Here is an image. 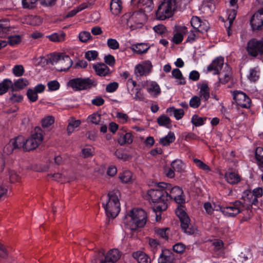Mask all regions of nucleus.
I'll return each instance as SVG.
<instances>
[{
  "instance_id": "26",
  "label": "nucleus",
  "mask_w": 263,
  "mask_h": 263,
  "mask_svg": "<svg viewBox=\"0 0 263 263\" xmlns=\"http://www.w3.org/2000/svg\"><path fill=\"white\" fill-rule=\"evenodd\" d=\"M176 139L175 134L170 131L165 136L160 139L159 143L164 146L170 145Z\"/></svg>"
},
{
  "instance_id": "17",
  "label": "nucleus",
  "mask_w": 263,
  "mask_h": 263,
  "mask_svg": "<svg viewBox=\"0 0 263 263\" xmlns=\"http://www.w3.org/2000/svg\"><path fill=\"white\" fill-rule=\"evenodd\" d=\"M191 24L194 29L196 30V32H203L206 31L208 29V27L206 26V23L203 22L199 17L193 16L191 21Z\"/></svg>"
},
{
  "instance_id": "18",
  "label": "nucleus",
  "mask_w": 263,
  "mask_h": 263,
  "mask_svg": "<svg viewBox=\"0 0 263 263\" xmlns=\"http://www.w3.org/2000/svg\"><path fill=\"white\" fill-rule=\"evenodd\" d=\"M174 255L168 249H162L158 259V263H173Z\"/></svg>"
},
{
  "instance_id": "23",
  "label": "nucleus",
  "mask_w": 263,
  "mask_h": 263,
  "mask_svg": "<svg viewBox=\"0 0 263 263\" xmlns=\"http://www.w3.org/2000/svg\"><path fill=\"white\" fill-rule=\"evenodd\" d=\"M133 256L138 263H151L150 257L143 252H135L133 253Z\"/></svg>"
},
{
  "instance_id": "31",
  "label": "nucleus",
  "mask_w": 263,
  "mask_h": 263,
  "mask_svg": "<svg viewBox=\"0 0 263 263\" xmlns=\"http://www.w3.org/2000/svg\"><path fill=\"white\" fill-rule=\"evenodd\" d=\"M29 82L26 79L21 78L16 80L14 83L12 87V91H17L24 89L27 85Z\"/></svg>"
},
{
  "instance_id": "11",
  "label": "nucleus",
  "mask_w": 263,
  "mask_h": 263,
  "mask_svg": "<svg viewBox=\"0 0 263 263\" xmlns=\"http://www.w3.org/2000/svg\"><path fill=\"white\" fill-rule=\"evenodd\" d=\"M21 149L25 151V139L22 136L11 139L4 147L5 152L8 154H11L14 150Z\"/></svg>"
},
{
  "instance_id": "50",
  "label": "nucleus",
  "mask_w": 263,
  "mask_h": 263,
  "mask_svg": "<svg viewBox=\"0 0 263 263\" xmlns=\"http://www.w3.org/2000/svg\"><path fill=\"white\" fill-rule=\"evenodd\" d=\"M88 120L93 124H99L101 120V115L94 113L88 117Z\"/></svg>"
},
{
  "instance_id": "32",
  "label": "nucleus",
  "mask_w": 263,
  "mask_h": 263,
  "mask_svg": "<svg viewBox=\"0 0 263 263\" xmlns=\"http://www.w3.org/2000/svg\"><path fill=\"white\" fill-rule=\"evenodd\" d=\"M171 166L175 172L181 173L184 170L185 164L181 160L177 159L172 162Z\"/></svg>"
},
{
  "instance_id": "63",
  "label": "nucleus",
  "mask_w": 263,
  "mask_h": 263,
  "mask_svg": "<svg viewBox=\"0 0 263 263\" xmlns=\"http://www.w3.org/2000/svg\"><path fill=\"white\" fill-rule=\"evenodd\" d=\"M175 172V171L172 168L171 166V167H165L164 169V173L166 176L170 178H173L174 177Z\"/></svg>"
},
{
  "instance_id": "27",
  "label": "nucleus",
  "mask_w": 263,
  "mask_h": 263,
  "mask_svg": "<svg viewBox=\"0 0 263 263\" xmlns=\"http://www.w3.org/2000/svg\"><path fill=\"white\" fill-rule=\"evenodd\" d=\"M147 92L154 97H157L161 93L160 88L156 82H152L147 86Z\"/></svg>"
},
{
  "instance_id": "14",
  "label": "nucleus",
  "mask_w": 263,
  "mask_h": 263,
  "mask_svg": "<svg viewBox=\"0 0 263 263\" xmlns=\"http://www.w3.org/2000/svg\"><path fill=\"white\" fill-rule=\"evenodd\" d=\"M185 210V206H180L177 207L175 211L177 216L180 219L181 228L183 230L189 228V225L190 224V219Z\"/></svg>"
},
{
  "instance_id": "20",
  "label": "nucleus",
  "mask_w": 263,
  "mask_h": 263,
  "mask_svg": "<svg viewBox=\"0 0 263 263\" xmlns=\"http://www.w3.org/2000/svg\"><path fill=\"white\" fill-rule=\"evenodd\" d=\"M200 89L199 97L204 102H206L210 97V89L206 83H202L198 86Z\"/></svg>"
},
{
  "instance_id": "24",
  "label": "nucleus",
  "mask_w": 263,
  "mask_h": 263,
  "mask_svg": "<svg viewBox=\"0 0 263 263\" xmlns=\"http://www.w3.org/2000/svg\"><path fill=\"white\" fill-rule=\"evenodd\" d=\"M187 28L185 27H181L178 31L174 34L172 41L175 44H179L183 39V35L187 32Z\"/></svg>"
},
{
  "instance_id": "64",
  "label": "nucleus",
  "mask_w": 263,
  "mask_h": 263,
  "mask_svg": "<svg viewBox=\"0 0 263 263\" xmlns=\"http://www.w3.org/2000/svg\"><path fill=\"white\" fill-rule=\"evenodd\" d=\"M104 253H99L95 258L91 261V263H104L103 261Z\"/></svg>"
},
{
  "instance_id": "30",
  "label": "nucleus",
  "mask_w": 263,
  "mask_h": 263,
  "mask_svg": "<svg viewBox=\"0 0 263 263\" xmlns=\"http://www.w3.org/2000/svg\"><path fill=\"white\" fill-rule=\"evenodd\" d=\"M81 122L79 120H75L73 117L68 120V125L67 127V132L68 135H70L74 130V129L78 127Z\"/></svg>"
},
{
  "instance_id": "21",
  "label": "nucleus",
  "mask_w": 263,
  "mask_h": 263,
  "mask_svg": "<svg viewBox=\"0 0 263 263\" xmlns=\"http://www.w3.org/2000/svg\"><path fill=\"white\" fill-rule=\"evenodd\" d=\"M224 178L230 184H236L241 181L240 176L235 172H226Z\"/></svg>"
},
{
  "instance_id": "53",
  "label": "nucleus",
  "mask_w": 263,
  "mask_h": 263,
  "mask_svg": "<svg viewBox=\"0 0 263 263\" xmlns=\"http://www.w3.org/2000/svg\"><path fill=\"white\" fill-rule=\"evenodd\" d=\"M9 179L11 183H14L20 180V178L17 173L13 170H11L9 172Z\"/></svg>"
},
{
  "instance_id": "10",
  "label": "nucleus",
  "mask_w": 263,
  "mask_h": 263,
  "mask_svg": "<svg viewBox=\"0 0 263 263\" xmlns=\"http://www.w3.org/2000/svg\"><path fill=\"white\" fill-rule=\"evenodd\" d=\"M245 208L243 203L239 200L230 203L228 206L221 208L222 213L228 217H235L240 213Z\"/></svg>"
},
{
  "instance_id": "62",
  "label": "nucleus",
  "mask_w": 263,
  "mask_h": 263,
  "mask_svg": "<svg viewBox=\"0 0 263 263\" xmlns=\"http://www.w3.org/2000/svg\"><path fill=\"white\" fill-rule=\"evenodd\" d=\"M184 115V112L183 109H175V112L174 113V116L175 119L177 120H179L182 118Z\"/></svg>"
},
{
  "instance_id": "51",
  "label": "nucleus",
  "mask_w": 263,
  "mask_h": 263,
  "mask_svg": "<svg viewBox=\"0 0 263 263\" xmlns=\"http://www.w3.org/2000/svg\"><path fill=\"white\" fill-rule=\"evenodd\" d=\"M146 70V68L145 66L138 64L135 67V73L137 76H142L145 74Z\"/></svg>"
},
{
  "instance_id": "15",
  "label": "nucleus",
  "mask_w": 263,
  "mask_h": 263,
  "mask_svg": "<svg viewBox=\"0 0 263 263\" xmlns=\"http://www.w3.org/2000/svg\"><path fill=\"white\" fill-rule=\"evenodd\" d=\"M161 186L165 188L166 192L167 193V202L170 199L176 198L177 195L183 194V191L182 189L178 186L173 187L171 184L161 182Z\"/></svg>"
},
{
  "instance_id": "55",
  "label": "nucleus",
  "mask_w": 263,
  "mask_h": 263,
  "mask_svg": "<svg viewBox=\"0 0 263 263\" xmlns=\"http://www.w3.org/2000/svg\"><path fill=\"white\" fill-rule=\"evenodd\" d=\"M48 89L51 91L58 90L60 87V84L57 81H51L48 83Z\"/></svg>"
},
{
  "instance_id": "38",
  "label": "nucleus",
  "mask_w": 263,
  "mask_h": 263,
  "mask_svg": "<svg viewBox=\"0 0 263 263\" xmlns=\"http://www.w3.org/2000/svg\"><path fill=\"white\" fill-rule=\"evenodd\" d=\"M65 34L64 33H54L47 36V37L52 42H62L64 40Z\"/></svg>"
},
{
  "instance_id": "42",
  "label": "nucleus",
  "mask_w": 263,
  "mask_h": 263,
  "mask_svg": "<svg viewBox=\"0 0 263 263\" xmlns=\"http://www.w3.org/2000/svg\"><path fill=\"white\" fill-rule=\"evenodd\" d=\"M87 7V5L86 4H82L79 6L77 8L73 9L71 11L69 12L66 15V17H72L75 15L78 12L80 11L83 10Z\"/></svg>"
},
{
  "instance_id": "48",
  "label": "nucleus",
  "mask_w": 263,
  "mask_h": 263,
  "mask_svg": "<svg viewBox=\"0 0 263 263\" xmlns=\"http://www.w3.org/2000/svg\"><path fill=\"white\" fill-rule=\"evenodd\" d=\"M27 96L30 101L33 102L38 99L37 93L33 89H29L27 92Z\"/></svg>"
},
{
  "instance_id": "13",
  "label": "nucleus",
  "mask_w": 263,
  "mask_h": 263,
  "mask_svg": "<svg viewBox=\"0 0 263 263\" xmlns=\"http://www.w3.org/2000/svg\"><path fill=\"white\" fill-rule=\"evenodd\" d=\"M233 97L238 106L245 108L250 107L251 100L245 93L241 91H234Z\"/></svg>"
},
{
  "instance_id": "37",
  "label": "nucleus",
  "mask_w": 263,
  "mask_h": 263,
  "mask_svg": "<svg viewBox=\"0 0 263 263\" xmlns=\"http://www.w3.org/2000/svg\"><path fill=\"white\" fill-rule=\"evenodd\" d=\"M206 118H202L201 117H199L197 115H194L192 116L191 121H192V124L194 126L198 127V126H200L203 125L204 124V122L206 121Z\"/></svg>"
},
{
  "instance_id": "2",
  "label": "nucleus",
  "mask_w": 263,
  "mask_h": 263,
  "mask_svg": "<svg viewBox=\"0 0 263 263\" xmlns=\"http://www.w3.org/2000/svg\"><path fill=\"white\" fill-rule=\"evenodd\" d=\"M161 185V182L159 183L158 189H151L147 192L148 199L154 203L153 209L155 212H162L167 208V193L165 189L162 187Z\"/></svg>"
},
{
  "instance_id": "46",
  "label": "nucleus",
  "mask_w": 263,
  "mask_h": 263,
  "mask_svg": "<svg viewBox=\"0 0 263 263\" xmlns=\"http://www.w3.org/2000/svg\"><path fill=\"white\" fill-rule=\"evenodd\" d=\"M149 245L154 253H155L158 248L160 247V243L159 241L153 238H150L149 239Z\"/></svg>"
},
{
  "instance_id": "61",
  "label": "nucleus",
  "mask_w": 263,
  "mask_h": 263,
  "mask_svg": "<svg viewBox=\"0 0 263 263\" xmlns=\"http://www.w3.org/2000/svg\"><path fill=\"white\" fill-rule=\"evenodd\" d=\"M257 73V71L255 69H251L249 77V79L251 81L255 82L257 81L259 78V75Z\"/></svg>"
},
{
  "instance_id": "9",
  "label": "nucleus",
  "mask_w": 263,
  "mask_h": 263,
  "mask_svg": "<svg viewBox=\"0 0 263 263\" xmlns=\"http://www.w3.org/2000/svg\"><path fill=\"white\" fill-rule=\"evenodd\" d=\"M108 201L106 203H103V206L105 211L107 217L106 225H109L112 222L115 216V194L114 192H109L108 194Z\"/></svg>"
},
{
  "instance_id": "49",
  "label": "nucleus",
  "mask_w": 263,
  "mask_h": 263,
  "mask_svg": "<svg viewBox=\"0 0 263 263\" xmlns=\"http://www.w3.org/2000/svg\"><path fill=\"white\" fill-rule=\"evenodd\" d=\"M54 121V119L52 116H47L42 120V126L44 127H48L52 125Z\"/></svg>"
},
{
  "instance_id": "59",
  "label": "nucleus",
  "mask_w": 263,
  "mask_h": 263,
  "mask_svg": "<svg viewBox=\"0 0 263 263\" xmlns=\"http://www.w3.org/2000/svg\"><path fill=\"white\" fill-rule=\"evenodd\" d=\"M116 118H117L120 122L125 123L127 122L128 117L126 114L117 112H116Z\"/></svg>"
},
{
  "instance_id": "7",
  "label": "nucleus",
  "mask_w": 263,
  "mask_h": 263,
  "mask_svg": "<svg viewBox=\"0 0 263 263\" xmlns=\"http://www.w3.org/2000/svg\"><path fill=\"white\" fill-rule=\"evenodd\" d=\"M43 140V132L40 127H35L30 137L25 140V151L35 149Z\"/></svg>"
},
{
  "instance_id": "60",
  "label": "nucleus",
  "mask_w": 263,
  "mask_h": 263,
  "mask_svg": "<svg viewBox=\"0 0 263 263\" xmlns=\"http://www.w3.org/2000/svg\"><path fill=\"white\" fill-rule=\"evenodd\" d=\"M8 257V252L6 247L0 242V257L6 259Z\"/></svg>"
},
{
  "instance_id": "35",
  "label": "nucleus",
  "mask_w": 263,
  "mask_h": 263,
  "mask_svg": "<svg viewBox=\"0 0 263 263\" xmlns=\"http://www.w3.org/2000/svg\"><path fill=\"white\" fill-rule=\"evenodd\" d=\"M119 178L123 183H129L132 180V173L130 171L125 170L120 174Z\"/></svg>"
},
{
  "instance_id": "43",
  "label": "nucleus",
  "mask_w": 263,
  "mask_h": 263,
  "mask_svg": "<svg viewBox=\"0 0 263 263\" xmlns=\"http://www.w3.org/2000/svg\"><path fill=\"white\" fill-rule=\"evenodd\" d=\"M5 23L0 21V37H5L9 31L10 27Z\"/></svg>"
},
{
  "instance_id": "22",
  "label": "nucleus",
  "mask_w": 263,
  "mask_h": 263,
  "mask_svg": "<svg viewBox=\"0 0 263 263\" xmlns=\"http://www.w3.org/2000/svg\"><path fill=\"white\" fill-rule=\"evenodd\" d=\"M96 73L101 77H104L109 73L108 67L104 63H98L93 66Z\"/></svg>"
},
{
  "instance_id": "6",
  "label": "nucleus",
  "mask_w": 263,
  "mask_h": 263,
  "mask_svg": "<svg viewBox=\"0 0 263 263\" xmlns=\"http://www.w3.org/2000/svg\"><path fill=\"white\" fill-rule=\"evenodd\" d=\"M97 82L94 79L89 78H78L70 80L68 85L74 91L86 90L97 85Z\"/></svg>"
},
{
  "instance_id": "4",
  "label": "nucleus",
  "mask_w": 263,
  "mask_h": 263,
  "mask_svg": "<svg viewBox=\"0 0 263 263\" xmlns=\"http://www.w3.org/2000/svg\"><path fill=\"white\" fill-rule=\"evenodd\" d=\"M177 0H163L159 6L156 13L157 18L160 20H164L171 17L173 12L176 10Z\"/></svg>"
},
{
  "instance_id": "1",
  "label": "nucleus",
  "mask_w": 263,
  "mask_h": 263,
  "mask_svg": "<svg viewBox=\"0 0 263 263\" xmlns=\"http://www.w3.org/2000/svg\"><path fill=\"white\" fill-rule=\"evenodd\" d=\"M139 2L143 6V9L126 13L122 17V21L125 22L127 26L133 29L135 26L131 23L133 22L136 24L142 25L146 20L145 13L151 12L154 8L153 0H139Z\"/></svg>"
},
{
  "instance_id": "45",
  "label": "nucleus",
  "mask_w": 263,
  "mask_h": 263,
  "mask_svg": "<svg viewBox=\"0 0 263 263\" xmlns=\"http://www.w3.org/2000/svg\"><path fill=\"white\" fill-rule=\"evenodd\" d=\"M196 32H197L196 31H195L191 30L189 32V34L188 35L185 42L192 44L195 42L198 38V34Z\"/></svg>"
},
{
  "instance_id": "39",
  "label": "nucleus",
  "mask_w": 263,
  "mask_h": 263,
  "mask_svg": "<svg viewBox=\"0 0 263 263\" xmlns=\"http://www.w3.org/2000/svg\"><path fill=\"white\" fill-rule=\"evenodd\" d=\"M194 162L196 164V166L199 168L203 171H204L206 172H209L211 171V168L209 165L204 163L201 160L198 159H194Z\"/></svg>"
},
{
  "instance_id": "52",
  "label": "nucleus",
  "mask_w": 263,
  "mask_h": 263,
  "mask_svg": "<svg viewBox=\"0 0 263 263\" xmlns=\"http://www.w3.org/2000/svg\"><path fill=\"white\" fill-rule=\"evenodd\" d=\"M185 249V246L181 242L177 243L173 247L174 251L178 253H182L184 251Z\"/></svg>"
},
{
  "instance_id": "12",
  "label": "nucleus",
  "mask_w": 263,
  "mask_h": 263,
  "mask_svg": "<svg viewBox=\"0 0 263 263\" xmlns=\"http://www.w3.org/2000/svg\"><path fill=\"white\" fill-rule=\"evenodd\" d=\"M250 25L254 32L263 30V8L252 15L250 19Z\"/></svg>"
},
{
  "instance_id": "33",
  "label": "nucleus",
  "mask_w": 263,
  "mask_h": 263,
  "mask_svg": "<svg viewBox=\"0 0 263 263\" xmlns=\"http://www.w3.org/2000/svg\"><path fill=\"white\" fill-rule=\"evenodd\" d=\"M172 76L176 79L179 80V85H185L186 81L180 70L178 68H175L172 71Z\"/></svg>"
},
{
  "instance_id": "29",
  "label": "nucleus",
  "mask_w": 263,
  "mask_h": 263,
  "mask_svg": "<svg viewBox=\"0 0 263 263\" xmlns=\"http://www.w3.org/2000/svg\"><path fill=\"white\" fill-rule=\"evenodd\" d=\"M13 83L8 79H4L0 83V95L5 93L9 88H11L12 91Z\"/></svg>"
},
{
  "instance_id": "40",
  "label": "nucleus",
  "mask_w": 263,
  "mask_h": 263,
  "mask_svg": "<svg viewBox=\"0 0 263 263\" xmlns=\"http://www.w3.org/2000/svg\"><path fill=\"white\" fill-rule=\"evenodd\" d=\"M201 101L202 100L200 97L197 96H194L190 100V106L193 108H197L200 106Z\"/></svg>"
},
{
  "instance_id": "8",
  "label": "nucleus",
  "mask_w": 263,
  "mask_h": 263,
  "mask_svg": "<svg viewBox=\"0 0 263 263\" xmlns=\"http://www.w3.org/2000/svg\"><path fill=\"white\" fill-rule=\"evenodd\" d=\"M246 50L250 56L254 58L263 55V37L250 39L247 43Z\"/></svg>"
},
{
  "instance_id": "54",
  "label": "nucleus",
  "mask_w": 263,
  "mask_h": 263,
  "mask_svg": "<svg viewBox=\"0 0 263 263\" xmlns=\"http://www.w3.org/2000/svg\"><path fill=\"white\" fill-rule=\"evenodd\" d=\"M91 34L89 32L83 31L79 34V40L82 42H86L91 37Z\"/></svg>"
},
{
  "instance_id": "3",
  "label": "nucleus",
  "mask_w": 263,
  "mask_h": 263,
  "mask_svg": "<svg viewBox=\"0 0 263 263\" xmlns=\"http://www.w3.org/2000/svg\"><path fill=\"white\" fill-rule=\"evenodd\" d=\"M129 216L131 217L130 229L132 231L144 227L147 220V214L142 209H133L130 211Z\"/></svg>"
},
{
  "instance_id": "28",
  "label": "nucleus",
  "mask_w": 263,
  "mask_h": 263,
  "mask_svg": "<svg viewBox=\"0 0 263 263\" xmlns=\"http://www.w3.org/2000/svg\"><path fill=\"white\" fill-rule=\"evenodd\" d=\"M149 47L147 44L144 43H139L132 46L133 51L138 54H142L147 52Z\"/></svg>"
},
{
  "instance_id": "25",
  "label": "nucleus",
  "mask_w": 263,
  "mask_h": 263,
  "mask_svg": "<svg viewBox=\"0 0 263 263\" xmlns=\"http://www.w3.org/2000/svg\"><path fill=\"white\" fill-rule=\"evenodd\" d=\"M255 158L256 163L260 169L263 172V148L261 147H256L255 152Z\"/></svg>"
},
{
  "instance_id": "16",
  "label": "nucleus",
  "mask_w": 263,
  "mask_h": 263,
  "mask_svg": "<svg viewBox=\"0 0 263 263\" xmlns=\"http://www.w3.org/2000/svg\"><path fill=\"white\" fill-rule=\"evenodd\" d=\"M224 64V58L219 56L213 60L212 62L208 66V72L214 71L213 74H219Z\"/></svg>"
},
{
  "instance_id": "19",
  "label": "nucleus",
  "mask_w": 263,
  "mask_h": 263,
  "mask_svg": "<svg viewBox=\"0 0 263 263\" xmlns=\"http://www.w3.org/2000/svg\"><path fill=\"white\" fill-rule=\"evenodd\" d=\"M118 135L117 140L121 145L130 144L133 142V136L130 133H127L125 130H122L118 133Z\"/></svg>"
},
{
  "instance_id": "58",
  "label": "nucleus",
  "mask_w": 263,
  "mask_h": 263,
  "mask_svg": "<svg viewBox=\"0 0 263 263\" xmlns=\"http://www.w3.org/2000/svg\"><path fill=\"white\" fill-rule=\"evenodd\" d=\"M37 0H22L23 6L24 8H32Z\"/></svg>"
},
{
  "instance_id": "56",
  "label": "nucleus",
  "mask_w": 263,
  "mask_h": 263,
  "mask_svg": "<svg viewBox=\"0 0 263 263\" xmlns=\"http://www.w3.org/2000/svg\"><path fill=\"white\" fill-rule=\"evenodd\" d=\"M98 52L96 51H88L85 53V57L88 61L94 60L98 56Z\"/></svg>"
},
{
  "instance_id": "5",
  "label": "nucleus",
  "mask_w": 263,
  "mask_h": 263,
  "mask_svg": "<svg viewBox=\"0 0 263 263\" xmlns=\"http://www.w3.org/2000/svg\"><path fill=\"white\" fill-rule=\"evenodd\" d=\"M50 62L55 66V69L60 71H66L72 65V61L70 57L64 54H55L50 59Z\"/></svg>"
},
{
  "instance_id": "47",
  "label": "nucleus",
  "mask_w": 263,
  "mask_h": 263,
  "mask_svg": "<svg viewBox=\"0 0 263 263\" xmlns=\"http://www.w3.org/2000/svg\"><path fill=\"white\" fill-rule=\"evenodd\" d=\"M21 41V39L20 35H12L9 36L8 43L11 46H15L18 44Z\"/></svg>"
},
{
  "instance_id": "44",
  "label": "nucleus",
  "mask_w": 263,
  "mask_h": 263,
  "mask_svg": "<svg viewBox=\"0 0 263 263\" xmlns=\"http://www.w3.org/2000/svg\"><path fill=\"white\" fill-rule=\"evenodd\" d=\"M12 72L16 77H21L24 74L25 70L22 65H16L13 68Z\"/></svg>"
},
{
  "instance_id": "57",
  "label": "nucleus",
  "mask_w": 263,
  "mask_h": 263,
  "mask_svg": "<svg viewBox=\"0 0 263 263\" xmlns=\"http://www.w3.org/2000/svg\"><path fill=\"white\" fill-rule=\"evenodd\" d=\"M154 31L158 34H163L166 32L167 29L163 25H158L154 27Z\"/></svg>"
},
{
  "instance_id": "36",
  "label": "nucleus",
  "mask_w": 263,
  "mask_h": 263,
  "mask_svg": "<svg viewBox=\"0 0 263 263\" xmlns=\"http://www.w3.org/2000/svg\"><path fill=\"white\" fill-rule=\"evenodd\" d=\"M104 263H115V249L110 250L107 253L103 256Z\"/></svg>"
},
{
  "instance_id": "34",
  "label": "nucleus",
  "mask_w": 263,
  "mask_h": 263,
  "mask_svg": "<svg viewBox=\"0 0 263 263\" xmlns=\"http://www.w3.org/2000/svg\"><path fill=\"white\" fill-rule=\"evenodd\" d=\"M157 122L159 126H164L167 128H169L168 125L171 124V120L165 115L159 116L157 119Z\"/></svg>"
},
{
  "instance_id": "41",
  "label": "nucleus",
  "mask_w": 263,
  "mask_h": 263,
  "mask_svg": "<svg viewBox=\"0 0 263 263\" xmlns=\"http://www.w3.org/2000/svg\"><path fill=\"white\" fill-rule=\"evenodd\" d=\"M170 199H173L177 203V207L180 206H185V198L183 193L182 194L177 195L176 198H172Z\"/></svg>"
}]
</instances>
